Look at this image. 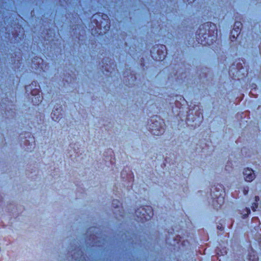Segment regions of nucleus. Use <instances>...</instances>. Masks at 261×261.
Masks as SVG:
<instances>
[{
  "mask_svg": "<svg viewBox=\"0 0 261 261\" xmlns=\"http://www.w3.org/2000/svg\"><path fill=\"white\" fill-rule=\"evenodd\" d=\"M244 179L246 181H252L255 178V174L253 171L249 168L245 169L243 171Z\"/></svg>",
  "mask_w": 261,
  "mask_h": 261,
  "instance_id": "f03ea898",
  "label": "nucleus"
},
{
  "mask_svg": "<svg viewBox=\"0 0 261 261\" xmlns=\"http://www.w3.org/2000/svg\"><path fill=\"white\" fill-rule=\"evenodd\" d=\"M245 211H246L247 213L243 215L244 217H246V216H247L249 214V213H250V210L247 208H246Z\"/></svg>",
  "mask_w": 261,
  "mask_h": 261,
  "instance_id": "20e7f679",
  "label": "nucleus"
},
{
  "mask_svg": "<svg viewBox=\"0 0 261 261\" xmlns=\"http://www.w3.org/2000/svg\"><path fill=\"white\" fill-rule=\"evenodd\" d=\"M257 207V204L255 203H254L253 204H252V210L254 211H255V209Z\"/></svg>",
  "mask_w": 261,
  "mask_h": 261,
  "instance_id": "7ed1b4c3",
  "label": "nucleus"
},
{
  "mask_svg": "<svg viewBox=\"0 0 261 261\" xmlns=\"http://www.w3.org/2000/svg\"><path fill=\"white\" fill-rule=\"evenodd\" d=\"M154 134L156 135H159V134H155V133H154Z\"/></svg>",
  "mask_w": 261,
  "mask_h": 261,
  "instance_id": "6e6552de",
  "label": "nucleus"
},
{
  "mask_svg": "<svg viewBox=\"0 0 261 261\" xmlns=\"http://www.w3.org/2000/svg\"><path fill=\"white\" fill-rule=\"evenodd\" d=\"M259 197L258 196H255V201H257L258 200H259Z\"/></svg>",
  "mask_w": 261,
  "mask_h": 261,
  "instance_id": "423d86ee",
  "label": "nucleus"
},
{
  "mask_svg": "<svg viewBox=\"0 0 261 261\" xmlns=\"http://www.w3.org/2000/svg\"><path fill=\"white\" fill-rule=\"evenodd\" d=\"M115 202L116 203H118V201L117 200H114L113 204H115Z\"/></svg>",
  "mask_w": 261,
  "mask_h": 261,
  "instance_id": "0eeeda50",
  "label": "nucleus"
},
{
  "mask_svg": "<svg viewBox=\"0 0 261 261\" xmlns=\"http://www.w3.org/2000/svg\"><path fill=\"white\" fill-rule=\"evenodd\" d=\"M136 215L143 221L144 219L149 220L153 215V213L150 207H141L136 211Z\"/></svg>",
  "mask_w": 261,
  "mask_h": 261,
  "instance_id": "f257e3e1",
  "label": "nucleus"
},
{
  "mask_svg": "<svg viewBox=\"0 0 261 261\" xmlns=\"http://www.w3.org/2000/svg\"><path fill=\"white\" fill-rule=\"evenodd\" d=\"M241 25V24L240 22H236L235 23V26H237L238 27H239Z\"/></svg>",
  "mask_w": 261,
  "mask_h": 261,
  "instance_id": "39448f33",
  "label": "nucleus"
}]
</instances>
